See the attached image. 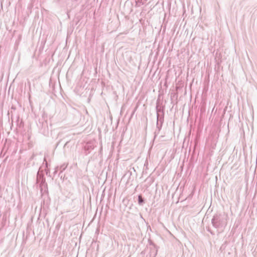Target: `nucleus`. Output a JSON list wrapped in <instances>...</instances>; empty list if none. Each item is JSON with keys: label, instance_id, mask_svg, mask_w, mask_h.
Listing matches in <instances>:
<instances>
[{"label": "nucleus", "instance_id": "f8f14e48", "mask_svg": "<svg viewBox=\"0 0 257 257\" xmlns=\"http://www.w3.org/2000/svg\"><path fill=\"white\" fill-rule=\"evenodd\" d=\"M207 231L210 232L212 235L215 234L214 232L209 227H207Z\"/></svg>", "mask_w": 257, "mask_h": 257}, {"label": "nucleus", "instance_id": "f257e3e1", "mask_svg": "<svg viewBox=\"0 0 257 257\" xmlns=\"http://www.w3.org/2000/svg\"><path fill=\"white\" fill-rule=\"evenodd\" d=\"M227 215L224 213H215L211 219V224L216 229L223 230L227 225Z\"/></svg>", "mask_w": 257, "mask_h": 257}, {"label": "nucleus", "instance_id": "6ab92c4d", "mask_svg": "<svg viewBox=\"0 0 257 257\" xmlns=\"http://www.w3.org/2000/svg\"><path fill=\"white\" fill-rule=\"evenodd\" d=\"M157 250H156L155 255H156L157 254Z\"/></svg>", "mask_w": 257, "mask_h": 257}, {"label": "nucleus", "instance_id": "4468645a", "mask_svg": "<svg viewBox=\"0 0 257 257\" xmlns=\"http://www.w3.org/2000/svg\"><path fill=\"white\" fill-rule=\"evenodd\" d=\"M58 169H59V167H58V166H57V167H56L55 168V170H54V172H53V174H54V175H55L57 173V172H58Z\"/></svg>", "mask_w": 257, "mask_h": 257}, {"label": "nucleus", "instance_id": "1a4fd4ad", "mask_svg": "<svg viewBox=\"0 0 257 257\" xmlns=\"http://www.w3.org/2000/svg\"><path fill=\"white\" fill-rule=\"evenodd\" d=\"M154 181V179L153 177H151L150 176L147 177L145 180V181L147 182L149 185H151Z\"/></svg>", "mask_w": 257, "mask_h": 257}, {"label": "nucleus", "instance_id": "6e6552de", "mask_svg": "<svg viewBox=\"0 0 257 257\" xmlns=\"http://www.w3.org/2000/svg\"><path fill=\"white\" fill-rule=\"evenodd\" d=\"M66 168V166H65L64 164L61 165L60 167V169H61V171H60V172H59V173L58 174V176L59 177H60L61 178L62 177V172H63L64 170H65Z\"/></svg>", "mask_w": 257, "mask_h": 257}, {"label": "nucleus", "instance_id": "2eb2a0df", "mask_svg": "<svg viewBox=\"0 0 257 257\" xmlns=\"http://www.w3.org/2000/svg\"><path fill=\"white\" fill-rule=\"evenodd\" d=\"M44 162H45V167H46V168H48V166H49V164L47 162V161H46V158H44Z\"/></svg>", "mask_w": 257, "mask_h": 257}, {"label": "nucleus", "instance_id": "39448f33", "mask_svg": "<svg viewBox=\"0 0 257 257\" xmlns=\"http://www.w3.org/2000/svg\"><path fill=\"white\" fill-rule=\"evenodd\" d=\"M94 146L91 142H88L84 147V154L85 155H88L91 151L93 150Z\"/></svg>", "mask_w": 257, "mask_h": 257}, {"label": "nucleus", "instance_id": "7ed1b4c3", "mask_svg": "<svg viewBox=\"0 0 257 257\" xmlns=\"http://www.w3.org/2000/svg\"><path fill=\"white\" fill-rule=\"evenodd\" d=\"M37 183L39 184L41 191H42L43 188L48 189L44 174L43 173H40L39 171L37 174Z\"/></svg>", "mask_w": 257, "mask_h": 257}, {"label": "nucleus", "instance_id": "f3484780", "mask_svg": "<svg viewBox=\"0 0 257 257\" xmlns=\"http://www.w3.org/2000/svg\"><path fill=\"white\" fill-rule=\"evenodd\" d=\"M35 156V154H33L31 156V157L30 158V160H32L34 159V157Z\"/></svg>", "mask_w": 257, "mask_h": 257}, {"label": "nucleus", "instance_id": "0eeeda50", "mask_svg": "<svg viewBox=\"0 0 257 257\" xmlns=\"http://www.w3.org/2000/svg\"><path fill=\"white\" fill-rule=\"evenodd\" d=\"M147 0H136V7H139L142 5H144Z\"/></svg>", "mask_w": 257, "mask_h": 257}, {"label": "nucleus", "instance_id": "f03ea898", "mask_svg": "<svg viewBox=\"0 0 257 257\" xmlns=\"http://www.w3.org/2000/svg\"><path fill=\"white\" fill-rule=\"evenodd\" d=\"M165 107L163 105V103L158 99L156 102V110L157 112V118H164Z\"/></svg>", "mask_w": 257, "mask_h": 257}, {"label": "nucleus", "instance_id": "20e7f679", "mask_svg": "<svg viewBox=\"0 0 257 257\" xmlns=\"http://www.w3.org/2000/svg\"><path fill=\"white\" fill-rule=\"evenodd\" d=\"M164 118H157L156 122V129L154 132V138L155 139L156 137L159 134L160 131L162 129L163 124L164 123Z\"/></svg>", "mask_w": 257, "mask_h": 257}, {"label": "nucleus", "instance_id": "9d476101", "mask_svg": "<svg viewBox=\"0 0 257 257\" xmlns=\"http://www.w3.org/2000/svg\"><path fill=\"white\" fill-rule=\"evenodd\" d=\"M148 165L149 163L147 160H146L145 163L144 164V168L143 171V174H147V170L148 169Z\"/></svg>", "mask_w": 257, "mask_h": 257}, {"label": "nucleus", "instance_id": "dca6fc26", "mask_svg": "<svg viewBox=\"0 0 257 257\" xmlns=\"http://www.w3.org/2000/svg\"><path fill=\"white\" fill-rule=\"evenodd\" d=\"M149 242L150 245H153L155 248H157V246L152 241L149 240Z\"/></svg>", "mask_w": 257, "mask_h": 257}, {"label": "nucleus", "instance_id": "9b49d317", "mask_svg": "<svg viewBox=\"0 0 257 257\" xmlns=\"http://www.w3.org/2000/svg\"><path fill=\"white\" fill-rule=\"evenodd\" d=\"M132 175V172L131 171H127L123 176V178H124L125 177L128 176V179L127 180V182H129V179H130L131 176Z\"/></svg>", "mask_w": 257, "mask_h": 257}, {"label": "nucleus", "instance_id": "423d86ee", "mask_svg": "<svg viewBox=\"0 0 257 257\" xmlns=\"http://www.w3.org/2000/svg\"><path fill=\"white\" fill-rule=\"evenodd\" d=\"M138 202L139 205L143 206L146 203V199L143 197L142 194H139L138 196Z\"/></svg>", "mask_w": 257, "mask_h": 257}, {"label": "nucleus", "instance_id": "ddd939ff", "mask_svg": "<svg viewBox=\"0 0 257 257\" xmlns=\"http://www.w3.org/2000/svg\"><path fill=\"white\" fill-rule=\"evenodd\" d=\"M45 172H46V174L47 176L51 177V176L50 175V169H46Z\"/></svg>", "mask_w": 257, "mask_h": 257}, {"label": "nucleus", "instance_id": "a211bd4d", "mask_svg": "<svg viewBox=\"0 0 257 257\" xmlns=\"http://www.w3.org/2000/svg\"><path fill=\"white\" fill-rule=\"evenodd\" d=\"M135 109L134 110V111L133 112L132 114V116L133 115V114H134L135 113Z\"/></svg>", "mask_w": 257, "mask_h": 257}]
</instances>
